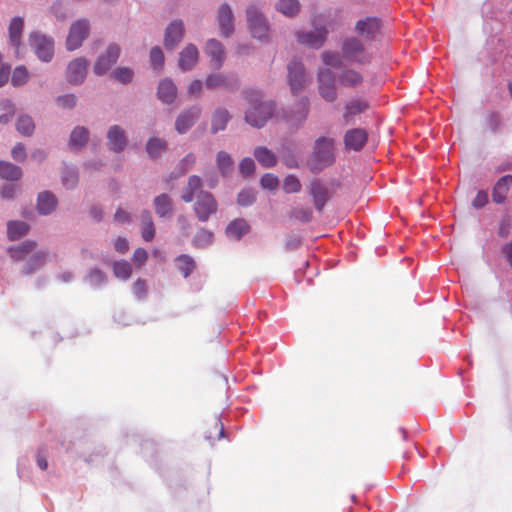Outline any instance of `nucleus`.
<instances>
[{
  "instance_id": "nucleus-11",
  "label": "nucleus",
  "mask_w": 512,
  "mask_h": 512,
  "mask_svg": "<svg viewBox=\"0 0 512 512\" xmlns=\"http://www.w3.org/2000/svg\"><path fill=\"white\" fill-rule=\"evenodd\" d=\"M120 55V48L116 44H111L106 50V53L101 55L95 65L94 73L97 75L105 74L118 60Z\"/></svg>"
},
{
  "instance_id": "nucleus-16",
  "label": "nucleus",
  "mask_w": 512,
  "mask_h": 512,
  "mask_svg": "<svg viewBox=\"0 0 512 512\" xmlns=\"http://www.w3.org/2000/svg\"><path fill=\"white\" fill-rule=\"evenodd\" d=\"M205 53L211 58L210 65L213 69H219L225 59L223 45L216 39H210L206 43Z\"/></svg>"
},
{
  "instance_id": "nucleus-20",
  "label": "nucleus",
  "mask_w": 512,
  "mask_h": 512,
  "mask_svg": "<svg viewBox=\"0 0 512 512\" xmlns=\"http://www.w3.org/2000/svg\"><path fill=\"white\" fill-rule=\"evenodd\" d=\"M338 82L343 87L357 88L364 82V77L359 71L346 68L338 75Z\"/></svg>"
},
{
  "instance_id": "nucleus-53",
  "label": "nucleus",
  "mask_w": 512,
  "mask_h": 512,
  "mask_svg": "<svg viewBox=\"0 0 512 512\" xmlns=\"http://www.w3.org/2000/svg\"><path fill=\"white\" fill-rule=\"evenodd\" d=\"M1 108L5 111V113L0 116V122L7 123L11 120L15 113L14 105L10 100L6 99L1 102Z\"/></svg>"
},
{
  "instance_id": "nucleus-46",
  "label": "nucleus",
  "mask_w": 512,
  "mask_h": 512,
  "mask_svg": "<svg viewBox=\"0 0 512 512\" xmlns=\"http://www.w3.org/2000/svg\"><path fill=\"white\" fill-rule=\"evenodd\" d=\"M147 152L151 157H157L166 149V142L159 138H151L147 143Z\"/></svg>"
},
{
  "instance_id": "nucleus-44",
  "label": "nucleus",
  "mask_w": 512,
  "mask_h": 512,
  "mask_svg": "<svg viewBox=\"0 0 512 512\" xmlns=\"http://www.w3.org/2000/svg\"><path fill=\"white\" fill-rule=\"evenodd\" d=\"M214 240V234L210 230H207L205 228L199 229L194 238H193V244L196 247H206L213 243Z\"/></svg>"
},
{
  "instance_id": "nucleus-54",
  "label": "nucleus",
  "mask_w": 512,
  "mask_h": 512,
  "mask_svg": "<svg viewBox=\"0 0 512 512\" xmlns=\"http://www.w3.org/2000/svg\"><path fill=\"white\" fill-rule=\"evenodd\" d=\"M239 170L244 177L252 175L255 171V163L253 159L249 157L243 158L239 164Z\"/></svg>"
},
{
  "instance_id": "nucleus-27",
  "label": "nucleus",
  "mask_w": 512,
  "mask_h": 512,
  "mask_svg": "<svg viewBox=\"0 0 512 512\" xmlns=\"http://www.w3.org/2000/svg\"><path fill=\"white\" fill-rule=\"evenodd\" d=\"M254 157L264 168H271L275 166L277 162L275 154L264 146H258L255 148Z\"/></svg>"
},
{
  "instance_id": "nucleus-41",
  "label": "nucleus",
  "mask_w": 512,
  "mask_h": 512,
  "mask_svg": "<svg viewBox=\"0 0 512 512\" xmlns=\"http://www.w3.org/2000/svg\"><path fill=\"white\" fill-rule=\"evenodd\" d=\"M175 262L178 270L185 278L188 277L195 269V262L189 255L182 254L176 258Z\"/></svg>"
},
{
  "instance_id": "nucleus-28",
  "label": "nucleus",
  "mask_w": 512,
  "mask_h": 512,
  "mask_svg": "<svg viewBox=\"0 0 512 512\" xmlns=\"http://www.w3.org/2000/svg\"><path fill=\"white\" fill-rule=\"evenodd\" d=\"M36 243L34 241H26L18 246L9 248V253L14 261L24 260L29 254L35 251Z\"/></svg>"
},
{
  "instance_id": "nucleus-55",
  "label": "nucleus",
  "mask_w": 512,
  "mask_h": 512,
  "mask_svg": "<svg viewBox=\"0 0 512 512\" xmlns=\"http://www.w3.org/2000/svg\"><path fill=\"white\" fill-rule=\"evenodd\" d=\"M78 182V175L73 169H67L62 175V183L67 188L74 187Z\"/></svg>"
},
{
  "instance_id": "nucleus-21",
  "label": "nucleus",
  "mask_w": 512,
  "mask_h": 512,
  "mask_svg": "<svg viewBox=\"0 0 512 512\" xmlns=\"http://www.w3.org/2000/svg\"><path fill=\"white\" fill-rule=\"evenodd\" d=\"M310 195L313 198L315 208L321 212L329 200L328 189L319 181H313L310 185Z\"/></svg>"
},
{
  "instance_id": "nucleus-9",
  "label": "nucleus",
  "mask_w": 512,
  "mask_h": 512,
  "mask_svg": "<svg viewBox=\"0 0 512 512\" xmlns=\"http://www.w3.org/2000/svg\"><path fill=\"white\" fill-rule=\"evenodd\" d=\"M89 34V23L87 20H78L74 22L69 30V34L66 39V47L72 51L79 48L82 42L87 38Z\"/></svg>"
},
{
  "instance_id": "nucleus-38",
  "label": "nucleus",
  "mask_w": 512,
  "mask_h": 512,
  "mask_svg": "<svg viewBox=\"0 0 512 512\" xmlns=\"http://www.w3.org/2000/svg\"><path fill=\"white\" fill-rule=\"evenodd\" d=\"M217 167L223 176H227L233 169L234 161L225 151H219L216 158Z\"/></svg>"
},
{
  "instance_id": "nucleus-31",
  "label": "nucleus",
  "mask_w": 512,
  "mask_h": 512,
  "mask_svg": "<svg viewBox=\"0 0 512 512\" xmlns=\"http://www.w3.org/2000/svg\"><path fill=\"white\" fill-rule=\"evenodd\" d=\"M155 212L159 217H165L172 213V199L167 194H161L154 199Z\"/></svg>"
},
{
  "instance_id": "nucleus-18",
  "label": "nucleus",
  "mask_w": 512,
  "mask_h": 512,
  "mask_svg": "<svg viewBox=\"0 0 512 512\" xmlns=\"http://www.w3.org/2000/svg\"><path fill=\"white\" fill-rule=\"evenodd\" d=\"M184 25L181 20L172 21L166 28L165 32V46L173 48L176 46L184 36Z\"/></svg>"
},
{
  "instance_id": "nucleus-39",
  "label": "nucleus",
  "mask_w": 512,
  "mask_h": 512,
  "mask_svg": "<svg viewBox=\"0 0 512 512\" xmlns=\"http://www.w3.org/2000/svg\"><path fill=\"white\" fill-rule=\"evenodd\" d=\"M368 108V104L361 100H352L345 106V113L343 114L344 119L346 122L349 121V119L357 114L362 113Z\"/></svg>"
},
{
  "instance_id": "nucleus-40",
  "label": "nucleus",
  "mask_w": 512,
  "mask_h": 512,
  "mask_svg": "<svg viewBox=\"0 0 512 512\" xmlns=\"http://www.w3.org/2000/svg\"><path fill=\"white\" fill-rule=\"evenodd\" d=\"M16 130L23 136H31L35 130L33 119L28 115H21L17 119Z\"/></svg>"
},
{
  "instance_id": "nucleus-14",
  "label": "nucleus",
  "mask_w": 512,
  "mask_h": 512,
  "mask_svg": "<svg viewBox=\"0 0 512 512\" xmlns=\"http://www.w3.org/2000/svg\"><path fill=\"white\" fill-rule=\"evenodd\" d=\"M380 30V22L375 17H365L355 23V32L363 39H372Z\"/></svg>"
},
{
  "instance_id": "nucleus-17",
  "label": "nucleus",
  "mask_w": 512,
  "mask_h": 512,
  "mask_svg": "<svg viewBox=\"0 0 512 512\" xmlns=\"http://www.w3.org/2000/svg\"><path fill=\"white\" fill-rule=\"evenodd\" d=\"M87 61L77 58L71 61L67 67V80L72 84L82 83L86 77Z\"/></svg>"
},
{
  "instance_id": "nucleus-45",
  "label": "nucleus",
  "mask_w": 512,
  "mask_h": 512,
  "mask_svg": "<svg viewBox=\"0 0 512 512\" xmlns=\"http://www.w3.org/2000/svg\"><path fill=\"white\" fill-rule=\"evenodd\" d=\"M290 217L299 222L308 223L313 218V212L310 208L298 207L291 211Z\"/></svg>"
},
{
  "instance_id": "nucleus-37",
  "label": "nucleus",
  "mask_w": 512,
  "mask_h": 512,
  "mask_svg": "<svg viewBox=\"0 0 512 512\" xmlns=\"http://www.w3.org/2000/svg\"><path fill=\"white\" fill-rule=\"evenodd\" d=\"M89 137V131L85 127L77 126L70 135V145L73 148H81L86 144Z\"/></svg>"
},
{
  "instance_id": "nucleus-43",
  "label": "nucleus",
  "mask_w": 512,
  "mask_h": 512,
  "mask_svg": "<svg viewBox=\"0 0 512 512\" xmlns=\"http://www.w3.org/2000/svg\"><path fill=\"white\" fill-rule=\"evenodd\" d=\"M277 10L286 16H295L299 12L298 0H279L276 6Z\"/></svg>"
},
{
  "instance_id": "nucleus-52",
  "label": "nucleus",
  "mask_w": 512,
  "mask_h": 512,
  "mask_svg": "<svg viewBox=\"0 0 512 512\" xmlns=\"http://www.w3.org/2000/svg\"><path fill=\"white\" fill-rule=\"evenodd\" d=\"M150 62L154 69H161L164 64V54L159 47H154L150 51Z\"/></svg>"
},
{
  "instance_id": "nucleus-58",
  "label": "nucleus",
  "mask_w": 512,
  "mask_h": 512,
  "mask_svg": "<svg viewBox=\"0 0 512 512\" xmlns=\"http://www.w3.org/2000/svg\"><path fill=\"white\" fill-rule=\"evenodd\" d=\"M11 155L14 160L23 162L26 159V150L24 145L22 143H17L11 151Z\"/></svg>"
},
{
  "instance_id": "nucleus-47",
  "label": "nucleus",
  "mask_w": 512,
  "mask_h": 512,
  "mask_svg": "<svg viewBox=\"0 0 512 512\" xmlns=\"http://www.w3.org/2000/svg\"><path fill=\"white\" fill-rule=\"evenodd\" d=\"M323 63L330 67H340L342 65V55L333 51H324L321 54Z\"/></svg>"
},
{
  "instance_id": "nucleus-25",
  "label": "nucleus",
  "mask_w": 512,
  "mask_h": 512,
  "mask_svg": "<svg viewBox=\"0 0 512 512\" xmlns=\"http://www.w3.org/2000/svg\"><path fill=\"white\" fill-rule=\"evenodd\" d=\"M231 119L230 113L225 108H217L211 119V133L216 134L226 128L227 123Z\"/></svg>"
},
{
  "instance_id": "nucleus-8",
  "label": "nucleus",
  "mask_w": 512,
  "mask_h": 512,
  "mask_svg": "<svg viewBox=\"0 0 512 512\" xmlns=\"http://www.w3.org/2000/svg\"><path fill=\"white\" fill-rule=\"evenodd\" d=\"M248 27L253 37L263 39L267 36L269 27L262 13L254 6L246 10Z\"/></svg>"
},
{
  "instance_id": "nucleus-23",
  "label": "nucleus",
  "mask_w": 512,
  "mask_h": 512,
  "mask_svg": "<svg viewBox=\"0 0 512 512\" xmlns=\"http://www.w3.org/2000/svg\"><path fill=\"white\" fill-rule=\"evenodd\" d=\"M108 144L115 152L122 151L127 143L124 130L118 125L112 126L108 131Z\"/></svg>"
},
{
  "instance_id": "nucleus-56",
  "label": "nucleus",
  "mask_w": 512,
  "mask_h": 512,
  "mask_svg": "<svg viewBox=\"0 0 512 512\" xmlns=\"http://www.w3.org/2000/svg\"><path fill=\"white\" fill-rule=\"evenodd\" d=\"M261 186L265 189L274 190L277 188L279 181L278 178L271 174L266 173L261 177Z\"/></svg>"
},
{
  "instance_id": "nucleus-61",
  "label": "nucleus",
  "mask_w": 512,
  "mask_h": 512,
  "mask_svg": "<svg viewBox=\"0 0 512 512\" xmlns=\"http://www.w3.org/2000/svg\"><path fill=\"white\" fill-rule=\"evenodd\" d=\"M488 203V194L484 190H480L477 192L472 205L475 208H482Z\"/></svg>"
},
{
  "instance_id": "nucleus-33",
  "label": "nucleus",
  "mask_w": 512,
  "mask_h": 512,
  "mask_svg": "<svg viewBox=\"0 0 512 512\" xmlns=\"http://www.w3.org/2000/svg\"><path fill=\"white\" fill-rule=\"evenodd\" d=\"M28 230V224L23 221H9L7 223V236L11 241L20 239Z\"/></svg>"
},
{
  "instance_id": "nucleus-42",
  "label": "nucleus",
  "mask_w": 512,
  "mask_h": 512,
  "mask_svg": "<svg viewBox=\"0 0 512 512\" xmlns=\"http://www.w3.org/2000/svg\"><path fill=\"white\" fill-rule=\"evenodd\" d=\"M113 273L121 280H128L132 275V266L126 260H119L113 263Z\"/></svg>"
},
{
  "instance_id": "nucleus-36",
  "label": "nucleus",
  "mask_w": 512,
  "mask_h": 512,
  "mask_svg": "<svg viewBox=\"0 0 512 512\" xmlns=\"http://www.w3.org/2000/svg\"><path fill=\"white\" fill-rule=\"evenodd\" d=\"M24 21L20 17H15L11 20L9 26V37L12 45L16 48L20 45V38L23 31Z\"/></svg>"
},
{
  "instance_id": "nucleus-26",
  "label": "nucleus",
  "mask_w": 512,
  "mask_h": 512,
  "mask_svg": "<svg viewBox=\"0 0 512 512\" xmlns=\"http://www.w3.org/2000/svg\"><path fill=\"white\" fill-rule=\"evenodd\" d=\"M141 234L142 238L146 242H150L153 240L155 236V226L152 219L151 212L148 210H144L141 213Z\"/></svg>"
},
{
  "instance_id": "nucleus-35",
  "label": "nucleus",
  "mask_w": 512,
  "mask_h": 512,
  "mask_svg": "<svg viewBox=\"0 0 512 512\" xmlns=\"http://www.w3.org/2000/svg\"><path fill=\"white\" fill-rule=\"evenodd\" d=\"M22 176V170L20 167L10 163L0 161V177L7 180H18Z\"/></svg>"
},
{
  "instance_id": "nucleus-64",
  "label": "nucleus",
  "mask_w": 512,
  "mask_h": 512,
  "mask_svg": "<svg viewBox=\"0 0 512 512\" xmlns=\"http://www.w3.org/2000/svg\"><path fill=\"white\" fill-rule=\"evenodd\" d=\"M502 253L510 266H512V242H509L503 246Z\"/></svg>"
},
{
  "instance_id": "nucleus-6",
  "label": "nucleus",
  "mask_w": 512,
  "mask_h": 512,
  "mask_svg": "<svg viewBox=\"0 0 512 512\" xmlns=\"http://www.w3.org/2000/svg\"><path fill=\"white\" fill-rule=\"evenodd\" d=\"M308 79L304 64L293 59L288 64V83L293 94H298L307 85Z\"/></svg>"
},
{
  "instance_id": "nucleus-1",
  "label": "nucleus",
  "mask_w": 512,
  "mask_h": 512,
  "mask_svg": "<svg viewBox=\"0 0 512 512\" xmlns=\"http://www.w3.org/2000/svg\"><path fill=\"white\" fill-rule=\"evenodd\" d=\"M181 199L185 203L195 200L193 211L200 222L208 221L218 210L217 200L212 193L203 190V180L198 175H191L188 178Z\"/></svg>"
},
{
  "instance_id": "nucleus-22",
  "label": "nucleus",
  "mask_w": 512,
  "mask_h": 512,
  "mask_svg": "<svg viewBox=\"0 0 512 512\" xmlns=\"http://www.w3.org/2000/svg\"><path fill=\"white\" fill-rule=\"evenodd\" d=\"M198 49L193 44H188L181 52L179 66L182 70H191L198 61Z\"/></svg>"
},
{
  "instance_id": "nucleus-63",
  "label": "nucleus",
  "mask_w": 512,
  "mask_h": 512,
  "mask_svg": "<svg viewBox=\"0 0 512 512\" xmlns=\"http://www.w3.org/2000/svg\"><path fill=\"white\" fill-rule=\"evenodd\" d=\"M134 293L141 297L146 291V283L142 279H137L133 284Z\"/></svg>"
},
{
  "instance_id": "nucleus-15",
  "label": "nucleus",
  "mask_w": 512,
  "mask_h": 512,
  "mask_svg": "<svg viewBox=\"0 0 512 512\" xmlns=\"http://www.w3.org/2000/svg\"><path fill=\"white\" fill-rule=\"evenodd\" d=\"M367 132L362 128L348 130L344 135V145L348 150L360 151L367 142Z\"/></svg>"
},
{
  "instance_id": "nucleus-59",
  "label": "nucleus",
  "mask_w": 512,
  "mask_h": 512,
  "mask_svg": "<svg viewBox=\"0 0 512 512\" xmlns=\"http://www.w3.org/2000/svg\"><path fill=\"white\" fill-rule=\"evenodd\" d=\"M148 259V253L144 248H137L134 253L132 260L137 266H141Z\"/></svg>"
},
{
  "instance_id": "nucleus-13",
  "label": "nucleus",
  "mask_w": 512,
  "mask_h": 512,
  "mask_svg": "<svg viewBox=\"0 0 512 512\" xmlns=\"http://www.w3.org/2000/svg\"><path fill=\"white\" fill-rule=\"evenodd\" d=\"M220 33L224 37H229L234 32V15L228 4H222L217 15Z\"/></svg>"
},
{
  "instance_id": "nucleus-30",
  "label": "nucleus",
  "mask_w": 512,
  "mask_h": 512,
  "mask_svg": "<svg viewBox=\"0 0 512 512\" xmlns=\"http://www.w3.org/2000/svg\"><path fill=\"white\" fill-rule=\"evenodd\" d=\"M47 253L44 251L33 254L22 269L24 275H30L44 266Z\"/></svg>"
},
{
  "instance_id": "nucleus-10",
  "label": "nucleus",
  "mask_w": 512,
  "mask_h": 512,
  "mask_svg": "<svg viewBox=\"0 0 512 512\" xmlns=\"http://www.w3.org/2000/svg\"><path fill=\"white\" fill-rule=\"evenodd\" d=\"M328 35V29L324 26L317 27L313 31L298 32L297 41L310 48L318 49L323 46Z\"/></svg>"
},
{
  "instance_id": "nucleus-48",
  "label": "nucleus",
  "mask_w": 512,
  "mask_h": 512,
  "mask_svg": "<svg viewBox=\"0 0 512 512\" xmlns=\"http://www.w3.org/2000/svg\"><path fill=\"white\" fill-rule=\"evenodd\" d=\"M112 77L122 84H127L133 79V71L127 67H118L113 71Z\"/></svg>"
},
{
  "instance_id": "nucleus-32",
  "label": "nucleus",
  "mask_w": 512,
  "mask_h": 512,
  "mask_svg": "<svg viewBox=\"0 0 512 512\" xmlns=\"http://www.w3.org/2000/svg\"><path fill=\"white\" fill-rule=\"evenodd\" d=\"M250 229L249 224L244 219H236L229 223L226 228V234L229 237H233L239 240L243 235H245Z\"/></svg>"
},
{
  "instance_id": "nucleus-2",
  "label": "nucleus",
  "mask_w": 512,
  "mask_h": 512,
  "mask_svg": "<svg viewBox=\"0 0 512 512\" xmlns=\"http://www.w3.org/2000/svg\"><path fill=\"white\" fill-rule=\"evenodd\" d=\"M336 161L335 140L330 137H318L313 145V149L307 165L311 172L317 174L325 168L332 166Z\"/></svg>"
},
{
  "instance_id": "nucleus-50",
  "label": "nucleus",
  "mask_w": 512,
  "mask_h": 512,
  "mask_svg": "<svg viewBox=\"0 0 512 512\" xmlns=\"http://www.w3.org/2000/svg\"><path fill=\"white\" fill-rule=\"evenodd\" d=\"M302 185L299 179L294 175H288L283 182V189L286 193H298Z\"/></svg>"
},
{
  "instance_id": "nucleus-12",
  "label": "nucleus",
  "mask_w": 512,
  "mask_h": 512,
  "mask_svg": "<svg viewBox=\"0 0 512 512\" xmlns=\"http://www.w3.org/2000/svg\"><path fill=\"white\" fill-rule=\"evenodd\" d=\"M201 115V108L199 106H192L185 109L180 113L175 121V129L179 134L186 133L199 119Z\"/></svg>"
},
{
  "instance_id": "nucleus-4",
  "label": "nucleus",
  "mask_w": 512,
  "mask_h": 512,
  "mask_svg": "<svg viewBox=\"0 0 512 512\" xmlns=\"http://www.w3.org/2000/svg\"><path fill=\"white\" fill-rule=\"evenodd\" d=\"M341 55L350 64L365 65L371 61V54L366 50L363 41L355 36L342 40Z\"/></svg>"
},
{
  "instance_id": "nucleus-49",
  "label": "nucleus",
  "mask_w": 512,
  "mask_h": 512,
  "mask_svg": "<svg viewBox=\"0 0 512 512\" xmlns=\"http://www.w3.org/2000/svg\"><path fill=\"white\" fill-rule=\"evenodd\" d=\"M29 79V73L26 67H17L12 75L11 83L13 86H21L25 84Z\"/></svg>"
},
{
  "instance_id": "nucleus-24",
  "label": "nucleus",
  "mask_w": 512,
  "mask_h": 512,
  "mask_svg": "<svg viewBox=\"0 0 512 512\" xmlns=\"http://www.w3.org/2000/svg\"><path fill=\"white\" fill-rule=\"evenodd\" d=\"M158 98L167 104L172 103L177 96V88L172 80L163 79L158 86Z\"/></svg>"
},
{
  "instance_id": "nucleus-29",
  "label": "nucleus",
  "mask_w": 512,
  "mask_h": 512,
  "mask_svg": "<svg viewBox=\"0 0 512 512\" xmlns=\"http://www.w3.org/2000/svg\"><path fill=\"white\" fill-rule=\"evenodd\" d=\"M57 205L56 197L50 192H42L38 195L37 209L41 214L51 213Z\"/></svg>"
},
{
  "instance_id": "nucleus-3",
  "label": "nucleus",
  "mask_w": 512,
  "mask_h": 512,
  "mask_svg": "<svg viewBox=\"0 0 512 512\" xmlns=\"http://www.w3.org/2000/svg\"><path fill=\"white\" fill-rule=\"evenodd\" d=\"M249 97L251 107L245 113V120L251 126L261 128L272 117L274 104L261 101L258 93H251Z\"/></svg>"
},
{
  "instance_id": "nucleus-5",
  "label": "nucleus",
  "mask_w": 512,
  "mask_h": 512,
  "mask_svg": "<svg viewBox=\"0 0 512 512\" xmlns=\"http://www.w3.org/2000/svg\"><path fill=\"white\" fill-rule=\"evenodd\" d=\"M317 80L318 91L321 97L328 102H334L338 97V93L332 70L320 68L317 72Z\"/></svg>"
},
{
  "instance_id": "nucleus-34",
  "label": "nucleus",
  "mask_w": 512,
  "mask_h": 512,
  "mask_svg": "<svg viewBox=\"0 0 512 512\" xmlns=\"http://www.w3.org/2000/svg\"><path fill=\"white\" fill-rule=\"evenodd\" d=\"M224 437V426L219 418H214L207 424L205 438L209 441L219 440Z\"/></svg>"
},
{
  "instance_id": "nucleus-51",
  "label": "nucleus",
  "mask_w": 512,
  "mask_h": 512,
  "mask_svg": "<svg viewBox=\"0 0 512 512\" xmlns=\"http://www.w3.org/2000/svg\"><path fill=\"white\" fill-rule=\"evenodd\" d=\"M205 85L209 89L227 87V78L219 74L209 75L205 80Z\"/></svg>"
},
{
  "instance_id": "nucleus-62",
  "label": "nucleus",
  "mask_w": 512,
  "mask_h": 512,
  "mask_svg": "<svg viewBox=\"0 0 512 512\" xmlns=\"http://www.w3.org/2000/svg\"><path fill=\"white\" fill-rule=\"evenodd\" d=\"M114 248L119 253H126L129 250V243L126 238L118 237L114 242Z\"/></svg>"
},
{
  "instance_id": "nucleus-57",
  "label": "nucleus",
  "mask_w": 512,
  "mask_h": 512,
  "mask_svg": "<svg viewBox=\"0 0 512 512\" xmlns=\"http://www.w3.org/2000/svg\"><path fill=\"white\" fill-rule=\"evenodd\" d=\"M255 201V194L252 191L244 190L238 194L237 202L241 206H249Z\"/></svg>"
},
{
  "instance_id": "nucleus-7",
  "label": "nucleus",
  "mask_w": 512,
  "mask_h": 512,
  "mask_svg": "<svg viewBox=\"0 0 512 512\" xmlns=\"http://www.w3.org/2000/svg\"><path fill=\"white\" fill-rule=\"evenodd\" d=\"M30 45L37 57L43 62H49L54 55V41L46 35L33 33L30 35Z\"/></svg>"
},
{
  "instance_id": "nucleus-60",
  "label": "nucleus",
  "mask_w": 512,
  "mask_h": 512,
  "mask_svg": "<svg viewBox=\"0 0 512 512\" xmlns=\"http://www.w3.org/2000/svg\"><path fill=\"white\" fill-rule=\"evenodd\" d=\"M57 103L63 108H73L76 105V97L72 94L59 96Z\"/></svg>"
},
{
  "instance_id": "nucleus-19",
  "label": "nucleus",
  "mask_w": 512,
  "mask_h": 512,
  "mask_svg": "<svg viewBox=\"0 0 512 512\" xmlns=\"http://www.w3.org/2000/svg\"><path fill=\"white\" fill-rule=\"evenodd\" d=\"M512 187V175H504L501 177L493 187L492 199L497 204H502L506 201L507 194Z\"/></svg>"
}]
</instances>
